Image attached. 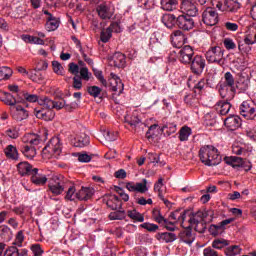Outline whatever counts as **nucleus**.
Wrapping results in <instances>:
<instances>
[{
  "mask_svg": "<svg viewBox=\"0 0 256 256\" xmlns=\"http://www.w3.org/2000/svg\"><path fill=\"white\" fill-rule=\"evenodd\" d=\"M235 83V76L231 72H226L224 74V81L218 84V91L222 99H227V101L235 99L237 93Z\"/></svg>",
  "mask_w": 256,
  "mask_h": 256,
  "instance_id": "nucleus-1",
  "label": "nucleus"
},
{
  "mask_svg": "<svg viewBox=\"0 0 256 256\" xmlns=\"http://www.w3.org/2000/svg\"><path fill=\"white\" fill-rule=\"evenodd\" d=\"M88 93L91 95V97L97 98L99 95H101V88L99 86H90L88 87Z\"/></svg>",
  "mask_w": 256,
  "mask_h": 256,
  "instance_id": "nucleus-56",
  "label": "nucleus"
},
{
  "mask_svg": "<svg viewBox=\"0 0 256 256\" xmlns=\"http://www.w3.org/2000/svg\"><path fill=\"white\" fill-rule=\"evenodd\" d=\"M202 21L205 25L213 27L219 23V14L213 8L208 7L202 13Z\"/></svg>",
  "mask_w": 256,
  "mask_h": 256,
  "instance_id": "nucleus-11",
  "label": "nucleus"
},
{
  "mask_svg": "<svg viewBox=\"0 0 256 256\" xmlns=\"http://www.w3.org/2000/svg\"><path fill=\"white\" fill-rule=\"evenodd\" d=\"M39 105L44 107L43 109L53 111L55 109V101L51 100L49 97L44 96L39 99Z\"/></svg>",
  "mask_w": 256,
  "mask_h": 256,
  "instance_id": "nucleus-41",
  "label": "nucleus"
},
{
  "mask_svg": "<svg viewBox=\"0 0 256 256\" xmlns=\"http://www.w3.org/2000/svg\"><path fill=\"white\" fill-rule=\"evenodd\" d=\"M224 55L225 50L221 46H210L205 54L208 63H216L217 65H223Z\"/></svg>",
  "mask_w": 256,
  "mask_h": 256,
  "instance_id": "nucleus-6",
  "label": "nucleus"
},
{
  "mask_svg": "<svg viewBox=\"0 0 256 256\" xmlns=\"http://www.w3.org/2000/svg\"><path fill=\"white\" fill-rule=\"evenodd\" d=\"M63 151V144L61 138L55 136L49 140L47 145L42 150V157L44 159H57Z\"/></svg>",
  "mask_w": 256,
  "mask_h": 256,
  "instance_id": "nucleus-4",
  "label": "nucleus"
},
{
  "mask_svg": "<svg viewBox=\"0 0 256 256\" xmlns=\"http://www.w3.org/2000/svg\"><path fill=\"white\" fill-rule=\"evenodd\" d=\"M111 37H113V33L110 32L108 28L102 29L100 33V40L102 41V43H109Z\"/></svg>",
  "mask_w": 256,
  "mask_h": 256,
  "instance_id": "nucleus-48",
  "label": "nucleus"
},
{
  "mask_svg": "<svg viewBox=\"0 0 256 256\" xmlns=\"http://www.w3.org/2000/svg\"><path fill=\"white\" fill-rule=\"evenodd\" d=\"M126 189L130 192H137V193H147L149 188L147 187V179H143L142 182H127Z\"/></svg>",
  "mask_w": 256,
  "mask_h": 256,
  "instance_id": "nucleus-18",
  "label": "nucleus"
},
{
  "mask_svg": "<svg viewBox=\"0 0 256 256\" xmlns=\"http://www.w3.org/2000/svg\"><path fill=\"white\" fill-rule=\"evenodd\" d=\"M17 169H18L19 174L22 177H25V175H30L31 176L33 174V170L35 168H33V166H31V164H29V162H20L17 165Z\"/></svg>",
  "mask_w": 256,
  "mask_h": 256,
  "instance_id": "nucleus-30",
  "label": "nucleus"
},
{
  "mask_svg": "<svg viewBox=\"0 0 256 256\" xmlns=\"http://www.w3.org/2000/svg\"><path fill=\"white\" fill-rule=\"evenodd\" d=\"M187 213H189V211L181 212L180 210H176L170 214V219L172 221H174L173 223H177V221H180L181 226L185 227V225H183V223H185V219H187Z\"/></svg>",
  "mask_w": 256,
  "mask_h": 256,
  "instance_id": "nucleus-31",
  "label": "nucleus"
},
{
  "mask_svg": "<svg viewBox=\"0 0 256 256\" xmlns=\"http://www.w3.org/2000/svg\"><path fill=\"white\" fill-rule=\"evenodd\" d=\"M89 143V136L83 132H81L74 138V147H87Z\"/></svg>",
  "mask_w": 256,
  "mask_h": 256,
  "instance_id": "nucleus-33",
  "label": "nucleus"
},
{
  "mask_svg": "<svg viewBox=\"0 0 256 256\" xmlns=\"http://www.w3.org/2000/svg\"><path fill=\"white\" fill-rule=\"evenodd\" d=\"M148 159L151 163H157L159 164L161 167H163L165 165V162H161L159 161V155L155 154V153H149L148 154Z\"/></svg>",
  "mask_w": 256,
  "mask_h": 256,
  "instance_id": "nucleus-60",
  "label": "nucleus"
},
{
  "mask_svg": "<svg viewBox=\"0 0 256 256\" xmlns=\"http://www.w3.org/2000/svg\"><path fill=\"white\" fill-rule=\"evenodd\" d=\"M239 253H241V248L237 245L229 246L225 249V255L227 256H237Z\"/></svg>",
  "mask_w": 256,
  "mask_h": 256,
  "instance_id": "nucleus-51",
  "label": "nucleus"
},
{
  "mask_svg": "<svg viewBox=\"0 0 256 256\" xmlns=\"http://www.w3.org/2000/svg\"><path fill=\"white\" fill-rule=\"evenodd\" d=\"M178 239H180L181 243H186V245H191L193 241H195V234H193V230L191 226L186 227V229L182 230Z\"/></svg>",
  "mask_w": 256,
  "mask_h": 256,
  "instance_id": "nucleus-20",
  "label": "nucleus"
},
{
  "mask_svg": "<svg viewBox=\"0 0 256 256\" xmlns=\"http://www.w3.org/2000/svg\"><path fill=\"white\" fill-rule=\"evenodd\" d=\"M52 67H53V71H54V73H56V75H63V73H65V69L63 68L61 63H59L58 61H53Z\"/></svg>",
  "mask_w": 256,
  "mask_h": 256,
  "instance_id": "nucleus-54",
  "label": "nucleus"
},
{
  "mask_svg": "<svg viewBox=\"0 0 256 256\" xmlns=\"http://www.w3.org/2000/svg\"><path fill=\"white\" fill-rule=\"evenodd\" d=\"M5 134L7 137H10V139H17L19 137V130L17 128H9L5 131Z\"/></svg>",
  "mask_w": 256,
  "mask_h": 256,
  "instance_id": "nucleus-58",
  "label": "nucleus"
},
{
  "mask_svg": "<svg viewBox=\"0 0 256 256\" xmlns=\"http://www.w3.org/2000/svg\"><path fill=\"white\" fill-rule=\"evenodd\" d=\"M28 79H31V81H34L35 83H39L40 81H43V79H45V76L38 68V70H29Z\"/></svg>",
  "mask_w": 256,
  "mask_h": 256,
  "instance_id": "nucleus-42",
  "label": "nucleus"
},
{
  "mask_svg": "<svg viewBox=\"0 0 256 256\" xmlns=\"http://www.w3.org/2000/svg\"><path fill=\"white\" fill-rule=\"evenodd\" d=\"M202 213V223H204V225H207V223H211V221H213V210H200Z\"/></svg>",
  "mask_w": 256,
  "mask_h": 256,
  "instance_id": "nucleus-46",
  "label": "nucleus"
},
{
  "mask_svg": "<svg viewBox=\"0 0 256 256\" xmlns=\"http://www.w3.org/2000/svg\"><path fill=\"white\" fill-rule=\"evenodd\" d=\"M106 205L109 209H112V211H117V209H121L122 203L117 195H109Z\"/></svg>",
  "mask_w": 256,
  "mask_h": 256,
  "instance_id": "nucleus-29",
  "label": "nucleus"
},
{
  "mask_svg": "<svg viewBox=\"0 0 256 256\" xmlns=\"http://www.w3.org/2000/svg\"><path fill=\"white\" fill-rule=\"evenodd\" d=\"M11 115L12 118L15 119V121H25V119H28L29 117V111L23 108L21 105H14L11 109Z\"/></svg>",
  "mask_w": 256,
  "mask_h": 256,
  "instance_id": "nucleus-17",
  "label": "nucleus"
},
{
  "mask_svg": "<svg viewBox=\"0 0 256 256\" xmlns=\"http://www.w3.org/2000/svg\"><path fill=\"white\" fill-rule=\"evenodd\" d=\"M58 28H59V19H57L53 15H50V17H47V22H46L47 31H57Z\"/></svg>",
  "mask_w": 256,
  "mask_h": 256,
  "instance_id": "nucleus-40",
  "label": "nucleus"
},
{
  "mask_svg": "<svg viewBox=\"0 0 256 256\" xmlns=\"http://www.w3.org/2000/svg\"><path fill=\"white\" fill-rule=\"evenodd\" d=\"M26 43H34L35 45H45V41L37 36L26 35L24 36Z\"/></svg>",
  "mask_w": 256,
  "mask_h": 256,
  "instance_id": "nucleus-47",
  "label": "nucleus"
},
{
  "mask_svg": "<svg viewBox=\"0 0 256 256\" xmlns=\"http://www.w3.org/2000/svg\"><path fill=\"white\" fill-rule=\"evenodd\" d=\"M125 59H126L125 54L121 52H116L112 57L114 67H118V68L125 67V63H126Z\"/></svg>",
  "mask_w": 256,
  "mask_h": 256,
  "instance_id": "nucleus-37",
  "label": "nucleus"
},
{
  "mask_svg": "<svg viewBox=\"0 0 256 256\" xmlns=\"http://www.w3.org/2000/svg\"><path fill=\"white\" fill-rule=\"evenodd\" d=\"M231 100H221L218 101L215 105L216 111L219 113V115H227L229 111H231V103L229 102Z\"/></svg>",
  "mask_w": 256,
  "mask_h": 256,
  "instance_id": "nucleus-26",
  "label": "nucleus"
},
{
  "mask_svg": "<svg viewBox=\"0 0 256 256\" xmlns=\"http://www.w3.org/2000/svg\"><path fill=\"white\" fill-rule=\"evenodd\" d=\"M199 157L201 163L207 167H215L221 163V154H219V150L212 145H206L200 148Z\"/></svg>",
  "mask_w": 256,
  "mask_h": 256,
  "instance_id": "nucleus-2",
  "label": "nucleus"
},
{
  "mask_svg": "<svg viewBox=\"0 0 256 256\" xmlns=\"http://www.w3.org/2000/svg\"><path fill=\"white\" fill-rule=\"evenodd\" d=\"M28 249H19L16 246H10L5 251L3 256H29Z\"/></svg>",
  "mask_w": 256,
  "mask_h": 256,
  "instance_id": "nucleus-25",
  "label": "nucleus"
},
{
  "mask_svg": "<svg viewBox=\"0 0 256 256\" xmlns=\"http://www.w3.org/2000/svg\"><path fill=\"white\" fill-rule=\"evenodd\" d=\"M106 141H116L117 140V132L104 131L103 133Z\"/></svg>",
  "mask_w": 256,
  "mask_h": 256,
  "instance_id": "nucleus-61",
  "label": "nucleus"
},
{
  "mask_svg": "<svg viewBox=\"0 0 256 256\" xmlns=\"http://www.w3.org/2000/svg\"><path fill=\"white\" fill-rule=\"evenodd\" d=\"M109 84L111 91H113L115 95H121V93H123V82L115 73H110Z\"/></svg>",
  "mask_w": 256,
  "mask_h": 256,
  "instance_id": "nucleus-16",
  "label": "nucleus"
},
{
  "mask_svg": "<svg viewBox=\"0 0 256 256\" xmlns=\"http://www.w3.org/2000/svg\"><path fill=\"white\" fill-rule=\"evenodd\" d=\"M204 256H219V253L215 249L208 247L203 250Z\"/></svg>",
  "mask_w": 256,
  "mask_h": 256,
  "instance_id": "nucleus-64",
  "label": "nucleus"
},
{
  "mask_svg": "<svg viewBox=\"0 0 256 256\" xmlns=\"http://www.w3.org/2000/svg\"><path fill=\"white\" fill-rule=\"evenodd\" d=\"M181 10L186 13V16L188 17H196L197 13H199V10L197 9V6H195V3L185 4L184 6H181Z\"/></svg>",
  "mask_w": 256,
  "mask_h": 256,
  "instance_id": "nucleus-36",
  "label": "nucleus"
},
{
  "mask_svg": "<svg viewBox=\"0 0 256 256\" xmlns=\"http://www.w3.org/2000/svg\"><path fill=\"white\" fill-rule=\"evenodd\" d=\"M189 135H191V128L184 126L180 129V132H179L180 141H187V139H189Z\"/></svg>",
  "mask_w": 256,
  "mask_h": 256,
  "instance_id": "nucleus-50",
  "label": "nucleus"
},
{
  "mask_svg": "<svg viewBox=\"0 0 256 256\" xmlns=\"http://www.w3.org/2000/svg\"><path fill=\"white\" fill-rule=\"evenodd\" d=\"M202 215L201 210L195 213L188 211L186 215V217H188L189 227H194L195 231L198 233H205V229H207V226L203 223Z\"/></svg>",
  "mask_w": 256,
  "mask_h": 256,
  "instance_id": "nucleus-5",
  "label": "nucleus"
},
{
  "mask_svg": "<svg viewBox=\"0 0 256 256\" xmlns=\"http://www.w3.org/2000/svg\"><path fill=\"white\" fill-rule=\"evenodd\" d=\"M159 135V125L153 124L149 127L148 131L146 132V138L148 140L155 139Z\"/></svg>",
  "mask_w": 256,
  "mask_h": 256,
  "instance_id": "nucleus-45",
  "label": "nucleus"
},
{
  "mask_svg": "<svg viewBox=\"0 0 256 256\" xmlns=\"http://www.w3.org/2000/svg\"><path fill=\"white\" fill-rule=\"evenodd\" d=\"M124 121L138 133L139 131L141 130L143 131V129H145V125L143 124V122H141V120L137 116V111L132 113L129 112L127 115H125Z\"/></svg>",
  "mask_w": 256,
  "mask_h": 256,
  "instance_id": "nucleus-12",
  "label": "nucleus"
},
{
  "mask_svg": "<svg viewBox=\"0 0 256 256\" xmlns=\"http://www.w3.org/2000/svg\"><path fill=\"white\" fill-rule=\"evenodd\" d=\"M22 142L26 144L21 149L23 155H25L27 159H33V157L37 155V150L34 148V146L41 143V136L35 133H27L22 137Z\"/></svg>",
  "mask_w": 256,
  "mask_h": 256,
  "instance_id": "nucleus-3",
  "label": "nucleus"
},
{
  "mask_svg": "<svg viewBox=\"0 0 256 256\" xmlns=\"http://www.w3.org/2000/svg\"><path fill=\"white\" fill-rule=\"evenodd\" d=\"M216 9L223 13H237L241 9V3L237 0H223L216 3Z\"/></svg>",
  "mask_w": 256,
  "mask_h": 256,
  "instance_id": "nucleus-8",
  "label": "nucleus"
},
{
  "mask_svg": "<svg viewBox=\"0 0 256 256\" xmlns=\"http://www.w3.org/2000/svg\"><path fill=\"white\" fill-rule=\"evenodd\" d=\"M152 217L154 221H156V223H164L165 221H167V219H165V217L161 215V211H159V209H154L152 211Z\"/></svg>",
  "mask_w": 256,
  "mask_h": 256,
  "instance_id": "nucleus-53",
  "label": "nucleus"
},
{
  "mask_svg": "<svg viewBox=\"0 0 256 256\" xmlns=\"http://www.w3.org/2000/svg\"><path fill=\"white\" fill-rule=\"evenodd\" d=\"M227 165H231L234 169L237 167H243V158L237 156H230L225 158Z\"/></svg>",
  "mask_w": 256,
  "mask_h": 256,
  "instance_id": "nucleus-39",
  "label": "nucleus"
},
{
  "mask_svg": "<svg viewBox=\"0 0 256 256\" xmlns=\"http://www.w3.org/2000/svg\"><path fill=\"white\" fill-rule=\"evenodd\" d=\"M190 64L192 73H194V75H201L206 65L205 58H203L201 55H196L192 58Z\"/></svg>",
  "mask_w": 256,
  "mask_h": 256,
  "instance_id": "nucleus-15",
  "label": "nucleus"
},
{
  "mask_svg": "<svg viewBox=\"0 0 256 256\" xmlns=\"http://www.w3.org/2000/svg\"><path fill=\"white\" fill-rule=\"evenodd\" d=\"M223 45H224L225 49H227V51H231L233 49H236V47H237V44H235V42L231 38H225L223 40Z\"/></svg>",
  "mask_w": 256,
  "mask_h": 256,
  "instance_id": "nucleus-55",
  "label": "nucleus"
},
{
  "mask_svg": "<svg viewBox=\"0 0 256 256\" xmlns=\"http://www.w3.org/2000/svg\"><path fill=\"white\" fill-rule=\"evenodd\" d=\"M158 241H161L162 243H173V241L177 240V235L173 232H163L157 234Z\"/></svg>",
  "mask_w": 256,
  "mask_h": 256,
  "instance_id": "nucleus-34",
  "label": "nucleus"
},
{
  "mask_svg": "<svg viewBox=\"0 0 256 256\" xmlns=\"http://www.w3.org/2000/svg\"><path fill=\"white\" fill-rule=\"evenodd\" d=\"M140 227H142V229H146V231H150V233H154L155 231H157V229H159L158 225L148 222L141 224Z\"/></svg>",
  "mask_w": 256,
  "mask_h": 256,
  "instance_id": "nucleus-59",
  "label": "nucleus"
},
{
  "mask_svg": "<svg viewBox=\"0 0 256 256\" xmlns=\"http://www.w3.org/2000/svg\"><path fill=\"white\" fill-rule=\"evenodd\" d=\"M171 41L174 47L181 49L187 41V36L181 30H176L171 34Z\"/></svg>",
  "mask_w": 256,
  "mask_h": 256,
  "instance_id": "nucleus-19",
  "label": "nucleus"
},
{
  "mask_svg": "<svg viewBox=\"0 0 256 256\" xmlns=\"http://www.w3.org/2000/svg\"><path fill=\"white\" fill-rule=\"evenodd\" d=\"M31 176V182L33 185H37L38 187H41L43 185L47 184V176L43 174H39V169L34 168Z\"/></svg>",
  "mask_w": 256,
  "mask_h": 256,
  "instance_id": "nucleus-24",
  "label": "nucleus"
},
{
  "mask_svg": "<svg viewBox=\"0 0 256 256\" xmlns=\"http://www.w3.org/2000/svg\"><path fill=\"white\" fill-rule=\"evenodd\" d=\"M162 23H164L165 27L168 29H173V27L177 25V17L175 14H166L162 16Z\"/></svg>",
  "mask_w": 256,
  "mask_h": 256,
  "instance_id": "nucleus-35",
  "label": "nucleus"
},
{
  "mask_svg": "<svg viewBox=\"0 0 256 256\" xmlns=\"http://www.w3.org/2000/svg\"><path fill=\"white\" fill-rule=\"evenodd\" d=\"M96 11L98 14V17L102 19L103 21H107L115 15V9L111 6L110 3L103 2L97 5Z\"/></svg>",
  "mask_w": 256,
  "mask_h": 256,
  "instance_id": "nucleus-9",
  "label": "nucleus"
},
{
  "mask_svg": "<svg viewBox=\"0 0 256 256\" xmlns=\"http://www.w3.org/2000/svg\"><path fill=\"white\" fill-rule=\"evenodd\" d=\"M161 9L164 11H175L177 9L178 1L177 0H161L160 1Z\"/></svg>",
  "mask_w": 256,
  "mask_h": 256,
  "instance_id": "nucleus-38",
  "label": "nucleus"
},
{
  "mask_svg": "<svg viewBox=\"0 0 256 256\" xmlns=\"http://www.w3.org/2000/svg\"><path fill=\"white\" fill-rule=\"evenodd\" d=\"M91 159H93V154H87V153H79L78 154V161L80 163H89L91 162Z\"/></svg>",
  "mask_w": 256,
  "mask_h": 256,
  "instance_id": "nucleus-57",
  "label": "nucleus"
},
{
  "mask_svg": "<svg viewBox=\"0 0 256 256\" xmlns=\"http://www.w3.org/2000/svg\"><path fill=\"white\" fill-rule=\"evenodd\" d=\"M233 221H235V218H228L216 225L215 224L211 225L210 227L211 235H214V237L217 235H220V233H223V231H225V227H227V225H230V223H233Z\"/></svg>",
  "mask_w": 256,
  "mask_h": 256,
  "instance_id": "nucleus-21",
  "label": "nucleus"
},
{
  "mask_svg": "<svg viewBox=\"0 0 256 256\" xmlns=\"http://www.w3.org/2000/svg\"><path fill=\"white\" fill-rule=\"evenodd\" d=\"M34 115H36L37 119H42L43 121H53L55 119V112L45 108H36Z\"/></svg>",
  "mask_w": 256,
  "mask_h": 256,
  "instance_id": "nucleus-22",
  "label": "nucleus"
},
{
  "mask_svg": "<svg viewBox=\"0 0 256 256\" xmlns=\"http://www.w3.org/2000/svg\"><path fill=\"white\" fill-rule=\"evenodd\" d=\"M224 125L229 131H236L241 127V118L237 115H231L224 120Z\"/></svg>",
  "mask_w": 256,
  "mask_h": 256,
  "instance_id": "nucleus-23",
  "label": "nucleus"
},
{
  "mask_svg": "<svg viewBox=\"0 0 256 256\" xmlns=\"http://www.w3.org/2000/svg\"><path fill=\"white\" fill-rule=\"evenodd\" d=\"M111 33H121V26L119 22H112L110 27H107Z\"/></svg>",
  "mask_w": 256,
  "mask_h": 256,
  "instance_id": "nucleus-62",
  "label": "nucleus"
},
{
  "mask_svg": "<svg viewBox=\"0 0 256 256\" xmlns=\"http://www.w3.org/2000/svg\"><path fill=\"white\" fill-rule=\"evenodd\" d=\"M31 251L34 253V256H42L43 255V249H41L40 244H34L31 246Z\"/></svg>",
  "mask_w": 256,
  "mask_h": 256,
  "instance_id": "nucleus-63",
  "label": "nucleus"
},
{
  "mask_svg": "<svg viewBox=\"0 0 256 256\" xmlns=\"http://www.w3.org/2000/svg\"><path fill=\"white\" fill-rule=\"evenodd\" d=\"M240 115L247 120H253L256 117V105L251 101H244L240 105Z\"/></svg>",
  "mask_w": 256,
  "mask_h": 256,
  "instance_id": "nucleus-10",
  "label": "nucleus"
},
{
  "mask_svg": "<svg viewBox=\"0 0 256 256\" xmlns=\"http://www.w3.org/2000/svg\"><path fill=\"white\" fill-rule=\"evenodd\" d=\"M48 189L55 197L62 195L65 191V178L63 176H52L48 181Z\"/></svg>",
  "mask_w": 256,
  "mask_h": 256,
  "instance_id": "nucleus-7",
  "label": "nucleus"
},
{
  "mask_svg": "<svg viewBox=\"0 0 256 256\" xmlns=\"http://www.w3.org/2000/svg\"><path fill=\"white\" fill-rule=\"evenodd\" d=\"M93 193H95V190L93 188L82 187L76 193V199H79L80 201H89V199L93 197Z\"/></svg>",
  "mask_w": 256,
  "mask_h": 256,
  "instance_id": "nucleus-27",
  "label": "nucleus"
},
{
  "mask_svg": "<svg viewBox=\"0 0 256 256\" xmlns=\"http://www.w3.org/2000/svg\"><path fill=\"white\" fill-rule=\"evenodd\" d=\"M0 101H2V103L5 105H9L10 107H15L17 98H15V96L9 92L0 91Z\"/></svg>",
  "mask_w": 256,
  "mask_h": 256,
  "instance_id": "nucleus-28",
  "label": "nucleus"
},
{
  "mask_svg": "<svg viewBox=\"0 0 256 256\" xmlns=\"http://www.w3.org/2000/svg\"><path fill=\"white\" fill-rule=\"evenodd\" d=\"M227 245H229V242L223 238L215 239L212 242L213 249H223L224 247H227Z\"/></svg>",
  "mask_w": 256,
  "mask_h": 256,
  "instance_id": "nucleus-49",
  "label": "nucleus"
},
{
  "mask_svg": "<svg viewBox=\"0 0 256 256\" xmlns=\"http://www.w3.org/2000/svg\"><path fill=\"white\" fill-rule=\"evenodd\" d=\"M13 75V70L7 66L0 68V81H7Z\"/></svg>",
  "mask_w": 256,
  "mask_h": 256,
  "instance_id": "nucleus-44",
  "label": "nucleus"
},
{
  "mask_svg": "<svg viewBox=\"0 0 256 256\" xmlns=\"http://www.w3.org/2000/svg\"><path fill=\"white\" fill-rule=\"evenodd\" d=\"M176 25L182 31H191L195 27V21L191 16L182 14L176 18Z\"/></svg>",
  "mask_w": 256,
  "mask_h": 256,
  "instance_id": "nucleus-13",
  "label": "nucleus"
},
{
  "mask_svg": "<svg viewBox=\"0 0 256 256\" xmlns=\"http://www.w3.org/2000/svg\"><path fill=\"white\" fill-rule=\"evenodd\" d=\"M4 154L7 157V159H11L12 161L19 160V151L17 150V147H15L14 145H8L4 149Z\"/></svg>",
  "mask_w": 256,
  "mask_h": 256,
  "instance_id": "nucleus-32",
  "label": "nucleus"
},
{
  "mask_svg": "<svg viewBox=\"0 0 256 256\" xmlns=\"http://www.w3.org/2000/svg\"><path fill=\"white\" fill-rule=\"evenodd\" d=\"M178 59L184 65H191V61H193V55H195V51L189 45L182 47L178 52Z\"/></svg>",
  "mask_w": 256,
  "mask_h": 256,
  "instance_id": "nucleus-14",
  "label": "nucleus"
},
{
  "mask_svg": "<svg viewBox=\"0 0 256 256\" xmlns=\"http://www.w3.org/2000/svg\"><path fill=\"white\" fill-rule=\"evenodd\" d=\"M245 45H255L256 43V26H255V32H252L250 34H247L244 38Z\"/></svg>",
  "mask_w": 256,
  "mask_h": 256,
  "instance_id": "nucleus-52",
  "label": "nucleus"
},
{
  "mask_svg": "<svg viewBox=\"0 0 256 256\" xmlns=\"http://www.w3.org/2000/svg\"><path fill=\"white\" fill-rule=\"evenodd\" d=\"M127 216L134 221V223H143L145 221V216L139 213L137 210H128Z\"/></svg>",
  "mask_w": 256,
  "mask_h": 256,
  "instance_id": "nucleus-43",
  "label": "nucleus"
}]
</instances>
